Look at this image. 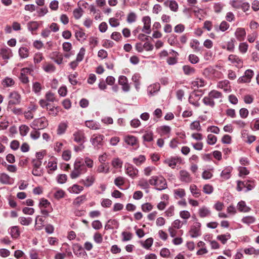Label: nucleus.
<instances>
[{"label":"nucleus","mask_w":259,"mask_h":259,"mask_svg":"<svg viewBox=\"0 0 259 259\" xmlns=\"http://www.w3.org/2000/svg\"><path fill=\"white\" fill-rule=\"evenodd\" d=\"M149 183L152 186H154L155 189L159 191L165 189L167 188L166 180L162 176H152L149 179Z\"/></svg>","instance_id":"1"},{"label":"nucleus","mask_w":259,"mask_h":259,"mask_svg":"<svg viewBox=\"0 0 259 259\" xmlns=\"http://www.w3.org/2000/svg\"><path fill=\"white\" fill-rule=\"evenodd\" d=\"M48 125L47 120L45 117L35 119L32 123L31 127L36 130L43 129Z\"/></svg>","instance_id":"2"},{"label":"nucleus","mask_w":259,"mask_h":259,"mask_svg":"<svg viewBox=\"0 0 259 259\" xmlns=\"http://www.w3.org/2000/svg\"><path fill=\"white\" fill-rule=\"evenodd\" d=\"M179 179L184 183H190L192 180V177L191 176L190 173L185 170H181L179 172Z\"/></svg>","instance_id":"3"},{"label":"nucleus","mask_w":259,"mask_h":259,"mask_svg":"<svg viewBox=\"0 0 259 259\" xmlns=\"http://www.w3.org/2000/svg\"><path fill=\"white\" fill-rule=\"evenodd\" d=\"M228 60L238 68H241L243 66L242 60L236 55H230L228 57Z\"/></svg>","instance_id":"4"},{"label":"nucleus","mask_w":259,"mask_h":259,"mask_svg":"<svg viewBox=\"0 0 259 259\" xmlns=\"http://www.w3.org/2000/svg\"><path fill=\"white\" fill-rule=\"evenodd\" d=\"M10 100L8 105H17L20 103L21 96L16 92H13L9 95Z\"/></svg>","instance_id":"5"},{"label":"nucleus","mask_w":259,"mask_h":259,"mask_svg":"<svg viewBox=\"0 0 259 259\" xmlns=\"http://www.w3.org/2000/svg\"><path fill=\"white\" fill-rule=\"evenodd\" d=\"M126 173L131 178H134L138 176V170L130 163L125 164Z\"/></svg>","instance_id":"6"},{"label":"nucleus","mask_w":259,"mask_h":259,"mask_svg":"<svg viewBox=\"0 0 259 259\" xmlns=\"http://www.w3.org/2000/svg\"><path fill=\"white\" fill-rule=\"evenodd\" d=\"M118 83L122 86V90L124 92H128L130 90V85L128 83L127 77L123 75H121L118 78Z\"/></svg>","instance_id":"7"},{"label":"nucleus","mask_w":259,"mask_h":259,"mask_svg":"<svg viewBox=\"0 0 259 259\" xmlns=\"http://www.w3.org/2000/svg\"><path fill=\"white\" fill-rule=\"evenodd\" d=\"M104 136L101 135H94L91 138V142L92 145L98 148L99 146L102 145Z\"/></svg>","instance_id":"8"},{"label":"nucleus","mask_w":259,"mask_h":259,"mask_svg":"<svg viewBox=\"0 0 259 259\" xmlns=\"http://www.w3.org/2000/svg\"><path fill=\"white\" fill-rule=\"evenodd\" d=\"M254 72L253 70L251 69L246 70L244 73V75L240 77L238 79L239 82H249Z\"/></svg>","instance_id":"9"},{"label":"nucleus","mask_w":259,"mask_h":259,"mask_svg":"<svg viewBox=\"0 0 259 259\" xmlns=\"http://www.w3.org/2000/svg\"><path fill=\"white\" fill-rule=\"evenodd\" d=\"M200 227L201 224L200 223L196 222L194 224L190 231L191 237L196 238L200 235Z\"/></svg>","instance_id":"10"},{"label":"nucleus","mask_w":259,"mask_h":259,"mask_svg":"<svg viewBox=\"0 0 259 259\" xmlns=\"http://www.w3.org/2000/svg\"><path fill=\"white\" fill-rule=\"evenodd\" d=\"M81 174V162L76 161L74 165V169L70 174L72 179H76Z\"/></svg>","instance_id":"11"},{"label":"nucleus","mask_w":259,"mask_h":259,"mask_svg":"<svg viewBox=\"0 0 259 259\" xmlns=\"http://www.w3.org/2000/svg\"><path fill=\"white\" fill-rule=\"evenodd\" d=\"M144 23V26L142 31L147 34H150L151 32L150 24L151 19L149 16H145L142 19Z\"/></svg>","instance_id":"12"},{"label":"nucleus","mask_w":259,"mask_h":259,"mask_svg":"<svg viewBox=\"0 0 259 259\" xmlns=\"http://www.w3.org/2000/svg\"><path fill=\"white\" fill-rule=\"evenodd\" d=\"M230 82L228 80H224L219 82L217 84V88L223 89L224 91L226 93H230L231 91Z\"/></svg>","instance_id":"13"},{"label":"nucleus","mask_w":259,"mask_h":259,"mask_svg":"<svg viewBox=\"0 0 259 259\" xmlns=\"http://www.w3.org/2000/svg\"><path fill=\"white\" fill-rule=\"evenodd\" d=\"M200 99V96L199 95L196 93H193L190 95L189 98V102L191 104H192L194 106L199 107L200 106V103L198 101Z\"/></svg>","instance_id":"14"},{"label":"nucleus","mask_w":259,"mask_h":259,"mask_svg":"<svg viewBox=\"0 0 259 259\" xmlns=\"http://www.w3.org/2000/svg\"><path fill=\"white\" fill-rule=\"evenodd\" d=\"M81 203V198L79 197H77L72 203V207L74 209V213L77 216L81 215L80 206Z\"/></svg>","instance_id":"15"},{"label":"nucleus","mask_w":259,"mask_h":259,"mask_svg":"<svg viewBox=\"0 0 259 259\" xmlns=\"http://www.w3.org/2000/svg\"><path fill=\"white\" fill-rule=\"evenodd\" d=\"M13 179L8 174L2 173L0 174V182L3 184L11 185L13 183Z\"/></svg>","instance_id":"16"},{"label":"nucleus","mask_w":259,"mask_h":259,"mask_svg":"<svg viewBox=\"0 0 259 259\" xmlns=\"http://www.w3.org/2000/svg\"><path fill=\"white\" fill-rule=\"evenodd\" d=\"M235 36L239 41H243L246 36V31L243 28H237L235 32Z\"/></svg>","instance_id":"17"},{"label":"nucleus","mask_w":259,"mask_h":259,"mask_svg":"<svg viewBox=\"0 0 259 259\" xmlns=\"http://www.w3.org/2000/svg\"><path fill=\"white\" fill-rule=\"evenodd\" d=\"M198 214L199 217L202 218L208 217L211 215V211L205 206H203L199 208Z\"/></svg>","instance_id":"18"},{"label":"nucleus","mask_w":259,"mask_h":259,"mask_svg":"<svg viewBox=\"0 0 259 259\" xmlns=\"http://www.w3.org/2000/svg\"><path fill=\"white\" fill-rule=\"evenodd\" d=\"M46 167L48 169V173L52 174L57 169V162L56 159H52L49 161Z\"/></svg>","instance_id":"19"},{"label":"nucleus","mask_w":259,"mask_h":259,"mask_svg":"<svg viewBox=\"0 0 259 259\" xmlns=\"http://www.w3.org/2000/svg\"><path fill=\"white\" fill-rule=\"evenodd\" d=\"M124 141L131 146H135L138 144V140L137 138L132 135H127L124 137Z\"/></svg>","instance_id":"20"},{"label":"nucleus","mask_w":259,"mask_h":259,"mask_svg":"<svg viewBox=\"0 0 259 259\" xmlns=\"http://www.w3.org/2000/svg\"><path fill=\"white\" fill-rule=\"evenodd\" d=\"M232 171V167L230 166L226 167L223 169L221 174V178L223 181L227 180L231 177V173Z\"/></svg>","instance_id":"21"},{"label":"nucleus","mask_w":259,"mask_h":259,"mask_svg":"<svg viewBox=\"0 0 259 259\" xmlns=\"http://www.w3.org/2000/svg\"><path fill=\"white\" fill-rule=\"evenodd\" d=\"M164 5L166 7H168L171 11L175 12H177L179 8V6L177 2L173 0L165 1L164 3Z\"/></svg>","instance_id":"22"},{"label":"nucleus","mask_w":259,"mask_h":259,"mask_svg":"<svg viewBox=\"0 0 259 259\" xmlns=\"http://www.w3.org/2000/svg\"><path fill=\"white\" fill-rule=\"evenodd\" d=\"M50 57L52 59L58 64L62 63L63 56L59 52H54L50 54Z\"/></svg>","instance_id":"23"},{"label":"nucleus","mask_w":259,"mask_h":259,"mask_svg":"<svg viewBox=\"0 0 259 259\" xmlns=\"http://www.w3.org/2000/svg\"><path fill=\"white\" fill-rule=\"evenodd\" d=\"M0 56L3 59L8 60L12 56L11 51L8 48H2L0 51Z\"/></svg>","instance_id":"24"},{"label":"nucleus","mask_w":259,"mask_h":259,"mask_svg":"<svg viewBox=\"0 0 259 259\" xmlns=\"http://www.w3.org/2000/svg\"><path fill=\"white\" fill-rule=\"evenodd\" d=\"M160 84L159 83H154L150 85L148 88V95L152 96L153 94L157 92L160 90Z\"/></svg>","instance_id":"25"},{"label":"nucleus","mask_w":259,"mask_h":259,"mask_svg":"<svg viewBox=\"0 0 259 259\" xmlns=\"http://www.w3.org/2000/svg\"><path fill=\"white\" fill-rule=\"evenodd\" d=\"M178 160V158L171 157L164 160V163L172 168H174L176 167Z\"/></svg>","instance_id":"26"},{"label":"nucleus","mask_w":259,"mask_h":259,"mask_svg":"<svg viewBox=\"0 0 259 259\" xmlns=\"http://www.w3.org/2000/svg\"><path fill=\"white\" fill-rule=\"evenodd\" d=\"M95 180V179L94 176L91 175L87 176L82 181V182L84 186L88 187L93 185Z\"/></svg>","instance_id":"27"},{"label":"nucleus","mask_w":259,"mask_h":259,"mask_svg":"<svg viewBox=\"0 0 259 259\" xmlns=\"http://www.w3.org/2000/svg\"><path fill=\"white\" fill-rule=\"evenodd\" d=\"M190 190L193 196L196 198L199 197L201 194L200 190L194 184L190 186Z\"/></svg>","instance_id":"28"},{"label":"nucleus","mask_w":259,"mask_h":259,"mask_svg":"<svg viewBox=\"0 0 259 259\" xmlns=\"http://www.w3.org/2000/svg\"><path fill=\"white\" fill-rule=\"evenodd\" d=\"M145 161L146 157L143 155H140L138 157H134L133 159V163L138 166L142 165Z\"/></svg>","instance_id":"29"},{"label":"nucleus","mask_w":259,"mask_h":259,"mask_svg":"<svg viewBox=\"0 0 259 259\" xmlns=\"http://www.w3.org/2000/svg\"><path fill=\"white\" fill-rule=\"evenodd\" d=\"M256 221V219L254 217L251 215H247L243 217L241 219V222L247 225L253 224Z\"/></svg>","instance_id":"30"},{"label":"nucleus","mask_w":259,"mask_h":259,"mask_svg":"<svg viewBox=\"0 0 259 259\" xmlns=\"http://www.w3.org/2000/svg\"><path fill=\"white\" fill-rule=\"evenodd\" d=\"M141 76L139 74L136 73L132 76V80L135 83V87L137 91L140 89Z\"/></svg>","instance_id":"31"},{"label":"nucleus","mask_w":259,"mask_h":259,"mask_svg":"<svg viewBox=\"0 0 259 259\" xmlns=\"http://www.w3.org/2000/svg\"><path fill=\"white\" fill-rule=\"evenodd\" d=\"M190 47L194 50L195 52H199L201 50V48L200 47V43L199 41L197 39H193L190 42Z\"/></svg>","instance_id":"32"},{"label":"nucleus","mask_w":259,"mask_h":259,"mask_svg":"<svg viewBox=\"0 0 259 259\" xmlns=\"http://www.w3.org/2000/svg\"><path fill=\"white\" fill-rule=\"evenodd\" d=\"M174 196L176 199L182 198L186 195L184 189L179 188L174 190Z\"/></svg>","instance_id":"33"},{"label":"nucleus","mask_w":259,"mask_h":259,"mask_svg":"<svg viewBox=\"0 0 259 259\" xmlns=\"http://www.w3.org/2000/svg\"><path fill=\"white\" fill-rule=\"evenodd\" d=\"M10 234L13 238L16 239L20 236V233L18 226H13L10 228Z\"/></svg>","instance_id":"34"},{"label":"nucleus","mask_w":259,"mask_h":259,"mask_svg":"<svg viewBox=\"0 0 259 259\" xmlns=\"http://www.w3.org/2000/svg\"><path fill=\"white\" fill-rule=\"evenodd\" d=\"M238 209L240 211L247 212L250 211V208L246 205L244 201H240L237 205Z\"/></svg>","instance_id":"35"},{"label":"nucleus","mask_w":259,"mask_h":259,"mask_svg":"<svg viewBox=\"0 0 259 259\" xmlns=\"http://www.w3.org/2000/svg\"><path fill=\"white\" fill-rule=\"evenodd\" d=\"M19 54L21 58H26L29 55V50L26 47H21L19 50Z\"/></svg>","instance_id":"36"},{"label":"nucleus","mask_w":259,"mask_h":259,"mask_svg":"<svg viewBox=\"0 0 259 259\" xmlns=\"http://www.w3.org/2000/svg\"><path fill=\"white\" fill-rule=\"evenodd\" d=\"M183 70L185 74L187 75H191L195 72L194 68L189 65H184L183 67Z\"/></svg>","instance_id":"37"},{"label":"nucleus","mask_w":259,"mask_h":259,"mask_svg":"<svg viewBox=\"0 0 259 259\" xmlns=\"http://www.w3.org/2000/svg\"><path fill=\"white\" fill-rule=\"evenodd\" d=\"M203 102L205 105L208 106L211 108H213L215 105L214 101L209 97V95L204 97Z\"/></svg>","instance_id":"38"},{"label":"nucleus","mask_w":259,"mask_h":259,"mask_svg":"<svg viewBox=\"0 0 259 259\" xmlns=\"http://www.w3.org/2000/svg\"><path fill=\"white\" fill-rule=\"evenodd\" d=\"M2 84L5 87H9L15 84V81L12 78L6 77L3 80Z\"/></svg>","instance_id":"39"},{"label":"nucleus","mask_w":259,"mask_h":259,"mask_svg":"<svg viewBox=\"0 0 259 259\" xmlns=\"http://www.w3.org/2000/svg\"><path fill=\"white\" fill-rule=\"evenodd\" d=\"M217 239L220 240L223 244H225L227 241L231 238V235L229 233L225 234L218 235L217 237Z\"/></svg>","instance_id":"40"},{"label":"nucleus","mask_w":259,"mask_h":259,"mask_svg":"<svg viewBox=\"0 0 259 259\" xmlns=\"http://www.w3.org/2000/svg\"><path fill=\"white\" fill-rule=\"evenodd\" d=\"M208 95H209V97H211L213 100V99L222 98L223 97L222 94L221 92H219L218 91L214 90L210 91L208 93Z\"/></svg>","instance_id":"41"},{"label":"nucleus","mask_w":259,"mask_h":259,"mask_svg":"<svg viewBox=\"0 0 259 259\" xmlns=\"http://www.w3.org/2000/svg\"><path fill=\"white\" fill-rule=\"evenodd\" d=\"M192 85L194 88H201L205 85V81L203 79L197 78L192 82Z\"/></svg>","instance_id":"42"},{"label":"nucleus","mask_w":259,"mask_h":259,"mask_svg":"<svg viewBox=\"0 0 259 259\" xmlns=\"http://www.w3.org/2000/svg\"><path fill=\"white\" fill-rule=\"evenodd\" d=\"M27 27L30 31H35L38 29L39 27V24L36 21H30L28 23Z\"/></svg>","instance_id":"43"},{"label":"nucleus","mask_w":259,"mask_h":259,"mask_svg":"<svg viewBox=\"0 0 259 259\" xmlns=\"http://www.w3.org/2000/svg\"><path fill=\"white\" fill-rule=\"evenodd\" d=\"M149 180L147 181L145 179H141L138 182V185L143 189H148L149 187Z\"/></svg>","instance_id":"44"},{"label":"nucleus","mask_w":259,"mask_h":259,"mask_svg":"<svg viewBox=\"0 0 259 259\" xmlns=\"http://www.w3.org/2000/svg\"><path fill=\"white\" fill-rule=\"evenodd\" d=\"M68 125L65 122L60 123L57 129V134L58 135H62L65 133L66 130Z\"/></svg>","instance_id":"45"},{"label":"nucleus","mask_w":259,"mask_h":259,"mask_svg":"<svg viewBox=\"0 0 259 259\" xmlns=\"http://www.w3.org/2000/svg\"><path fill=\"white\" fill-rule=\"evenodd\" d=\"M20 223L23 226H28L32 222V219L31 218L20 217L19 218Z\"/></svg>","instance_id":"46"},{"label":"nucleus","mask_w":259,"mask_h":259,"mask_svg":"<svg viewBox=\"0 0 259 259\" xmlns=\"http://www.w3.org/2000/svg\"><path fill=\"white\" fill-rule=\"evenodd\" d=\"M98 172L108 173L109 171V168L107 166L105 163H101V165L98 166L97 169Z\"/></svg>","instance_id":"47"},{"label":"nucleus","mask_w":259,"mask_h":259,"mask_svg":"<svg viewBox=\"0 0 259 259\" xmlns=\"http://www.w3.org/2000/svg\"><path fill=\"white\" fill-rule=\"evenodd\" d=\"M111 164L116 168H120L122 165V161L119 158H115L112 160Z\"/></svg>","instance_id":"48"},{"label":"nucleus","mask_w":259,"mask_h":259,"mask_svg":"<svg viewBox=\"0 0 259 259\" xmlns=\"http://www.w3.org/2000/svg\"><path fill=\"white\" fill-rule=\"evenodd\" d=\"M85 125L91 129L97 130L100 128L99 125L93 120L87 121Z\"/></svg>","instance_id":"49"},{"label":"nucleus","mask_w":259,"mask_h":259,"mask_svg":"<svg viewBox=\"0 0 259 259\" xmlns=\"http://www.w3.org/2000/svg\"><path fill=\"white\" fill-rule=\"evenodd\" d=\"M159 131L161 135H165L170 133L171 128L169 126L163 125L159 128Z\"/></svg>","instance_id":"50"},{"label":"nucleus","mask_w":259,"mask_h":259,"mask_svg":"<svg viewBox=\"0 0 259 259\" xmlns=\"http://www.w3.org/2000/svg\"><path fill=\"white\" fill-rule=\"evenodd\" d=\"M122 236V241L123 242L130 241L132 239L133 234L129 232H122L121 233Z\"/></svg>","instance_id":"51"},{"label":"nucleus","mask_w":259,"mask_h":259,"mask_svg":"<svg viewBox=\"0 0 259 259\" xmlns=\"http://www.w3.org/2000/svg\"><path fill=\"white\" fill-rule=\"evenodd\" d=\"M49 111V114L53 116H56L59 112L60 108L58 107H53L51 105V107H49V109H47Z\"/></svg>","instance_id":"52"},{"label":"nucleus","mask_w":259,"mask_h":259,"mask_svg":"<svg viewBox=\"0 0 259 259\" xmlns=\"http://www.w3.org/2000/svg\"><path fill=\"white\" fill-rule=\"evenodd\" d=\"M44 220L41 217L37 216L35 219V228L37 230H40L44 226Z\"/></svg>","instance_id":"53"},{"label":"nucleus","mask_w":259,"mask_h":259,"mask_svg":"<svg viewBox=\"0 0 259 259\" xmlns=\"http://www.w3.org/2000/svg\"><path fill=\"white\" fill-rule=\"evenodd\" d=\"M248 48V45L246 42H241L239 45V51L242 54H245L247 52Z\"/></svg>","instance_id":"54"},{"label":"nucleus","mask_w":259,"mask_h":259,"mask_svg":"<svg viewBox=\"0 0 259 259\" xmlns=\"http://www.w3.org/2000/svg\"><path fill=\"white\" fill-rule=\"evenodd\" d=\"M153 242V239L152 238H149L144 242H141V244L144 248L149 249L152 245Z\"/></svg>","instance_id":"55"},{"label":"nucleus","mask_w":259,"mask_h":259,"mask_svg":"<svg viewBox=\"0 0 259 259\" xmlns=\"http://www.w3.org/2000/svg\"><path fill=\"white\" fill-rule=\"evenodd\" d=\"M137 16L134 12H131L127 15L126 21L128 23L135 22Z\"/></svg>","instance_id":"56"},{"label":"nucleus","mask_w":259,"mask_h":259,"mask_svg":"<svg viewBox=\"0 0 259 259\" xmlns=\"http://www.w3.org/2000/svg\"><path fill=\"white\" fill-rule=\"evenodd\" d=\"M93 239L96 243L100 244L103 241L102 235L99 232H96L93 236Z\"/></svg>","instance_id":"57"},{"label":"nucleus","mask_w":259,"mask_h":259,"mask_svg":"<svg viewBox=\"0 0 259 259\" xmlns=\"http://www.w3.org/2000/svg\"><path fill=\"white\" fill-rule=\"evenodd\" d=\"M213 191V188L211 185L206 184L203 187V191L205 194H210L212 193Z\"/></svg>","instance_id":"58"},{"label":"nucleus","mask_w":259,"mask_h":259,"mask_svg":"<svg viewBox=\"0 0 259 259\" xmlns=\"http://www.w3.org/2000/svg\"><path fill=\"white\" fill-rule=\"evenodd\" d=\"M145 141L151 142L153 140V133L151 132H146L143 136Z\"/></svg>","instance_id":"59"},{"label":"nucleus","mask_w":259,"mask_h":259,"mask_svg":"<svg viewBox=\"0 0 259 259\" xmlns=\"http://www.w3.org/2000/svg\"><path fill=\"white\" fill-rule=\"evenodd\" d=\"M43 68L47 72H52L55 70V66L53 64L49 63L44 65Z\"/></svg>","instance_id":"60"},{"label":"nucleus","mask_w":259,"mask_h":259,"mask_svg":"<svg viewBox=\"0 0 259 259\" xmlns=\"http://www.w3.org/2000/svg\"><path fill=\"white\" fill-rule=\"evenodd\" d=\"M217 141V137L212 134H209L207 136V143L209 145L214 144Z\"/></svg>","instance_id":"61"},{"label":"nucleus","mask_w":259,"mask_h":259,"mask_svg":"<svg viewBox=\"0 0 259 259\" xmlns=\"http://www.w3.org/2000/svg\"><path fill=\"white\" fill-rule=\"evenodd\" d=\"M141 208L144 212H147L151 211L152 209L153 206L150 203H145L142 205Z\"/></svg>","instance_id":"62"},{"label":"nucleus","mask_w":259,"mask_h":259,"mask_svg":"<svg viewBox=\"0 0 259 259\" xmlns=\"http://www.w3.org/2000/svg\"><path fill=\"white\" fill-rule=\"evenodd\" d=\"M235 40L234 38H232L227 44V50L230 52H233L235 48L234 43Z\"/></svg>","instance_id":"63"},{"label":"nucleus","mask_w":259,"mask_h":259,"mask_svg":"<svg viewBox=\"0 0 259 259\" xmlns=\"http://www.w3.org/2000/svg\"><path fill=\"white\" fill-rule=\"evenodd\" d=\"M29 127L25 125H22L19 127L20 134L22 136H25L29 132Z\"/></svg>","instance_id":"64"}]
</instances>
